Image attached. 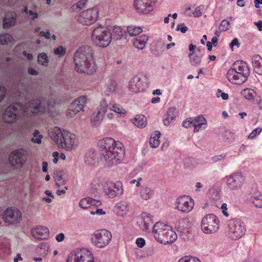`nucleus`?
Returning a JSON list of instances; mask_svg holds the SVG:
<instances>
[{
	"mask_svg": "<svg viewBox=\"0 0 262 262\" xmlns=\"http://www.w3.org/2000/svg\"><path fill=\"white\" fill-rule=\"evenodd\" d=\"M232 137V135L231 133L226 132L224 135V140L228 143H231L233 141V138Z\"/></svg>",
	"mask_w": 262,
	"mask_h": 262,
	"instance_id": "55",
	"label": "nucleus"
},
{
	"mask_svg": "<svg viewBox=\"0 0 262 262\" xmlns=\"http://www.w3.org/2000/svg\"><path fill=\"white\" fill-rule=\"evenodd\" d=\"M86 102V97L85 96H81L76 99L69 106L67 116L71 118L73 117L77 113L83 110Z\"/></svg>",
	"mask_w": 262,
	"mask_h": 262,
	"instance_id": "16",
	"label": "nucleus"
},
{
	"mask_svg": "<svg viewBox=\"0 0 262 262\" xmlns=\"http://www.w3.org/2000/svg\"><path fill=\"white\" fill-rule=\"evenodd\" d=\"M189 58V61L192 66H198L202 61V56L198 55H192Z\"/></svg>",
	"mask_w": 262,
	"mask_h": 262,
	"instance_id": "44",
	"label": "nucleus"
},
{
	"mask_svg": "<svg viewBox=\"0 0 262 262\" xmlns=\"http://www.w3.org/2000/svg\"><path fill=\"white\" fill-rule=\"evenodd\" d=\"M28 14L30 16H31V19L32 20H34L35 19L37 18L38 17V14L36 12H33L31 10H29Z\"/></svg>",
	"mask_w": 262,
	"mask_h": 262,
	"instance_id": "63",
	"label": "nucleus"
},
{
	"mask_svg": "<svg viewBox=\"0 0 262 262\" xmlns=\"http://www.w3.org/2000/svg\"><path fill=\"white\" fill-rule=\"evenodd\" d=\"M177 208L183 212H189L193 207V200L188 196L179 197L177 200Z\"/></svg>",
	"mask_w": 262,
	"mask_h": 262,
	"instance_id": "18",
	"label": "nucleus"
},
{
	"mask_svg": "<svg viewBox=\"0 0 262 262\" xmlns=\"http://www.w3.org/2000/svg\"><path fill=\"white\" fill-rule=\"evenodd\" d=\"M201 228L202 231L206 234L214 233L219 228V220L214 214H207L202 220Z\"/></svg>",
	"mask_w": 262,
	"mask_h": 262,
	"instance_id": "6",
	"label": "nucleus"
},
{
	"mask_svg": "<svg viewBox=\"0 0 262 262\" xmlns=\"http://www.w3.org/2000/svg\"><path fill=\"white\" fill-rule=\"evenodd\" d=\"M92 198L86 197L81 199L79 203V206L83 209H87L92 206Z\"/></svg>",
	"mask_w": 262,
	"mask_h": 262,
	"instance_id": "42",
	"label": "nucleus"
},
{
	"mask_svg": "<svg viewBox=\"0 0 262 262\" xmlns=\"http://www.w3.org/2000/svg\"><path fill=\"white\" fill-rule=\"evenodd\" d=\"M28 73L31 75H37L39 72L33 68H30L28 69Z\"/></svg>",
	"mask_w": 262,
	"mask_h": 262,
	"instance_id": "64",
	"label": "nucleus"
},
{
	"mask_svg": "<svg viewBox=\"0 0 262 262\" xmlns=\"http://www.w3.org/2000/svg\"><path fill=\"white\" fill-rule=\"evenodd\" d=\"M167 226H169L161 222H157L154 225L152 232L156 239L159 238L160 235H163V232L166 230Z\"/></svg>",
	"mask_w": 262,
	"mask_h": 262,
	"instance_id": "26",
	"label": "nucleus"
},
{
	"mask_svg": "<svg viewBox=\"0 0 262 262\" xmlns=\"http://www.w3.org/2000/svg\"><path fill=\"white\" fill-rule=\"evenodd\" d=\"M6 93V88L4 86H0V102L4 98Z\"/></svg>",
	"mask_w": 262,
	"mask_h": 262,
	"instance_id": "58",
	"label": "nucleus"
},
{
	"mask_svg": "<svg viewBox=\"0 0 262 262\" xmlns=\"http://www.w3.org/2000/svg\"><path fill=\"white\" fill-rule=\"evenodd\" d=\"M63 135L62 144H60V147L66 149L67 150H71L77 144L76 136L74 134L67 130H64Z\"/></svg>",
	"mask_w": 262,
	"mask_h": 262,
	"instance_id": "17",
	"label": "nucleus"
},
{
	"mask_svg": "<svg viewBox=\"0 0 262 262\" xmlns=\"http://www.w3.org/2000/svg\"><path fill=\"white\" fill-rule=\"evenodd\" d=\"M99 11L97 7H93L83 11L78 16V21L83 25H90L96 21Z\"/></svg>",
	"mask_w": 262,
	"mask_h": 262,
	"instance_id": "12",
	"label": "nucleus"
},
{
	"mask_svg": "<svg viewBox=\"0 0 262 262\" xmlns=\"http://www.w3.org/2000/svg\"><path fill=\"white\" fill-rule=\"evenodd\" d=\"M182 126L185 128L194 127L192 118H189L182 122Z\"/></svg>",
	"mask_w": 262,
	"mask_h": 262,
	"instance_id": "50",
	"label": "nucleus"
},
{
	"mask_svg": "<svg viewBox=\"0 0 262 262\" xmlns=\"http://www.w3.org/2000/svg\"><path fill=\"white\" fill-rule=\"evenodd\" d=\"M231 19L232 17H230L223 20L220 24L219 29L223 32L227 31L229 29V26L230 25V22L228 19L231 20Z\"/></svg>",
	"mask_w": 262,
	"mask_h": 262,
	"instance_id": "45",
	"label": "nucleus"
},
{
	"mask_svg": "<svg viewBox=\"0 0 262 262\" xmlns=\"http://www.w3.org/2000/svg\"><path fill=\"white\" fill-rule=\"evenodd\" d=\"M154 0H135L134 5L140 12L147 13L153 10Z\"/></svg>",
	"mask_w": 262,
	"mask_h": 262,
	"instance_id": "20",
	"label": "nucleus"
},
{
	"mask_svg": "<svg viewBox=\"0 0 262 262\" xmlns=\"http://www.w3.org/2000/svg\"><path fill=\"white\" fill-rule=\"evenodd\" d=\"M22 111L32 116L40 115L46 112V103L41 98L32 99L25 105L19 102L14 103L7 107L3 118L8 123H13L18 119Z\"/></svg>",
	"mask_w": 262,
	"mask_h": 262,
	"instance_id": "1",
	"label": "nucleus"
},
{
	"mask_svg": "<svg viewBox=\"0 0 262 262\" xmlns=\"http://www.w3.org/2000/svg\"><path fill=\"white\" fill-rule=\"evenodd\" d=\"M120 142H116L112 138H106L99 142V151L108 166L120 163L124 157V150Z\"/></svg>",
	"mask_w": 262,
	"mask_h": 262,
	"instance_id": "2",
	"label": "nucleus"
},
{
	"mask_svg": "<svg viewBox=\"0 0 262 262\" xmlns=\"http://www.w3.org/2000/svg\"><path fill=\"white\" fill-rule=\"evenodd\" d=\"M104 191L110 198L120 196L123 192L122 184L120 181H117L115 183L107 182L104 186Z\"/></svg>",
	"mask_w": 262,
	"mask_h": 262,
	"instance_id": "14",
	"label": "nucleus"
},
{
	"mask_svg": "<svg viewBox=\"0 0 262 262\" xmlns=\"http://www.w3.org/2000/svg\"><path fill=\"white\" fill-rule=\"evenodd\" d=\"M142 217L143 225L141 228L143 231H147L152 225L153 223L151 221L150 216L148 214H143Z\"/></svg>",
	"mask_w": 262,
	"mask_h": 262,
	"instance_id": "38",
	"label": "nucleus"
},
{
	"mask_svg": "<svg viewBox=\"0 0 262 262\" xmlns=\"http://www.w3.org/2000/svg\"><path fill=\"white\" fill-rule=\"evenodd\" d=\"M226 156V154H223L220 155L215 156L212 157V160L214 162H217L224 159Z\"/></svg>",
	"mask_w": 262,
	"mask_h": 262,
	"instance_id": "59",
	"label": "nucleus"
},
{
	"mask_svg": "<svg viewBox=\"0 0 262 262\" xmlns=\"http://www.w3.org/2000/svg\"><path fill=\"white\" fill-rule=\"evenodd\" d=\"M250 73L246 62L243 60L235 61L227 73V78L232 83L241 84L246 82Z\"/></svg>",
	"mask_w": 262,
	"mask_h": 262,
	"instance_id": "4",
	"label": "nucleus"
},
{
	"mask_svg": "<svg viewBox=\"0 0 262 262\" xmlns=\"http://www.w3.org/2000/svg\"><path fill=\"white\" fill-rule=\"evenodd\" d=\"M194 126V132H198L200 130L205 129L207 127V121L203 116H199L194 118H192Z\"/></svg>",
	"mask_w": 262,
	"mask_h": 262,
	"instance_id": "23",
	"label": "nucleus"
},
{
	"mask_svg": "<svg viewBox=\"0 0 262 262\" xmlns=\"http://www.w3.org/2000/svg\"><path fill=\"white\" fill-rule=\"evenodd\" d=\"M27 160V151L23 148L15 149L9 156V162L15 168H21Z\"/></svg>",
	"mask_w": 262,
	"mask_h": 262,
	"instance_id": "9",
	"label": "nucleus"
},
{
	"mask_svg": "<svg viewBox=\"0 0 262 262\" xmlns=\"http://www.w3.org/2000/svg\"><path fill=\"white\" fill-rule=\"evenodd\" d=\"M228 226L229 236L233 240L241 238L246 231L245 224L238 219L229 221Z\"/></svg>",
	"mask_w": 262,
	"mask_h": 262,
	"instance_id": "8",
	"label": "nucleus"
},
{
	"mask_svg": "<svg viewBox=\"0 0 262 262\" xmlns=\"http://www.w3.org/2000/svg\"><path fill=\"white\" fill-rule=\"evenodd\" d=\"M87 0H80L77 4V8L82 9L85 7L86 4Z\"/></svg>",
	"mask_w": 262,
	"mask_h": 262,
	"instance_id": "60",
	"label": "nucleus"
},
{
	"mask_svg": "<svg viewBox=\"0 0 262 262\" xmlns=\"http://www.w3.org/2000/svg\"><path fill=\"white\" fill-rule=\"evenodd\" d=\"M136 243L138 247L142 248L145 244V241L142 238H138L136 239Z\"/></svg>",
	"mask_w": 262,
	"mask_h": 262,
	"instance_id": "57",
	"label": "nucleus"
},
{
	"mask_svg": "<svg viewBox=\"0 0 262 262\" xmlns=\"http://www.w3.org/2000/svg\"><path fill=\"white\" fill-rule=\"evenodd\" d=\"M117 208L122 213H126L128 210V203L125 201H121L118 203Z\"/></svg>",
	"mask_w": 262,
	"mask_h": 262,
	"instance_id": "47",
	"label": "nucleus"
},
{
	"mask_svg": "<svg viewBox=\"0 0 262 262\" xmlns=\"http://www.w3.org/2000/svg\"><path fill=\"white\" fill-rule=\"evenodd\" d=\"M148 86L147 78L143 75H135L129 82V90L134 93L143 92Z\"/></svg>",
	"mask_w": 262,
	"mask_h": 262,
	"instance_id": "10",
	"label": "nucleus"
},
{
	"mask_svg": "<svg viewBox=\"0 0 262 262\" xmlns=\"http://www.w3.org/2000/svg\"><path fill=\"white\" fill-rule=\"evenodd\" d=\"M148 36L145 35L139 36L134 41V46L139 49H143L146 44Z\"/></svg>",
	"mask_w": 262,
	"mask_h": 262,
	"instance_id": "30",
	"label": "nucleus"
},
{
	"mask_svg": "<svg viewBox=\"0 0 262 262\" xmlns=\"http://www.w3.org/2000/svg\"><path fill=\"white\" fill-rule=\"evenodd\" d=\"M33 136L34 138L31 139V142L37 144L41 143L42 135L40 134L39 130H35L33 133Z\"/></svg>",
	"mask_w": 262,
	"mask_h": 262,
	"instance_id": "46",
	"label": "nucleus"
},
{
	"mask_svg": "<svg viewBox=\"0 0 262 262\" xmlns=\"http://www.w3.org/2000/svg\"><path fill=\"white\" fill-rule=\"evenodd\" d=\"M178 262H201V261L195 257L185 256L180 259Z\"/></svg>",
	"mask_w": 262,
	"mask_h": 262,
	"instance_id": "49",
	"label": "nucleus"
},
{
	"mask_svg": "<svg viewBox=\"0 0 262 262\" xmlns=\"http://www.w3.org/2000/svg\"><path fill=\"white\" fill-rule=\"evenodd\" d=\"M176 30L180 31L182 33H185L188 30V28L184 24H179L178 25Z\"/></svg>",
	"mask_w": 262,
	"mask_h": 262,
	"instance_id": "54",
	"label": "nucleus"
},
{
	"mask_svg": "<svg viewBox=\"0 0 262 262\" xmlns=\"http://www.w3.org/2000/svg\"><path fill=\"white\" fill-rule=\"evenodd\" d=\"M177 111L174 107H171L168 109L165 118L163 119V123L165 125L168 126L177 116Z\"/></svg>",
	"mask_w": 262,
	"mask_h": 262,
	"instance_id": "28",
	"label": "nucleus"
},
{
	"mask_svg": "<svg viewBox=\"0 0 262 262\" xmlns=\"http://www.w3.org/2000/svg\"><path fill=\"white\" fill-rule=\"evenodd\" d=\"M3 219L5 222L11 224H16L21 219V213L16 208L10 207L5 210L3 215Z\"/></svg>",
	"mask_w": 262,
	"mask_h": 262,
	"instance_id": "15",
	"label": "nucleus"
},
{
	"mask_svg": "<svg viewBox=\"0 0 262 262\" xmlns=\"http://www.w3.org/2000/svg\"><path fill=\"white\" fill-rule=\"evenodd\" d=\"M161 133L159 131H156L154 134L151 135L149 144L151 147L156 148L160 144V140L159 138L160 137Z\"/></svg>",
	"mask_w": 262,
	"mask_h": 262,
	"instance_id": "34",
	"label": "nucleus"
},
{
	"mask_svg": "<svg viewBox=\"0 0 262 262\" xmlns=\"http://www.w3.org/2000/svg\"><path fill=\"white\" fill-rule=\"evenodd\" d=\"M107 108V102L105 100H103L101 102L99 107L98 112L92 120L93 126H98L103 118L104 114L106 113Z\"/></svg>",
	"mask_w": 262,
	"mask_h": 262,
	"instance_id": "21",
	"label": "nucleus"
},
{
	"mask_svg": "<svg viewBox=\"0 0 262 262\" xmlns=\"http://www.w3.org/2000/svg\"><path fill=\"white\" fill-rule=\"evenodd\" d=\"M196 48V46L195 45H194L192 43L190 44L189 45V53L188 54V57H191V56H192L194 53V49Z\"/></svg>",
	"mask_w": 262,
	"mask_h": 262,
	"instance_id": "61",
	"label": "nucleus"
},
{
	"mask_svg": "<svg viewBox=\"0 0 262 262\" xmlns=\"http://www.w3.org/2000/svg\"><path fill=\"white\" fill-rule=\"evenodd\" d=\"M252 63L255 72L262 75V58L259 55H255L252 58Z\"/></svg>",
	"mask_w": 262,
	"mask_h": 262,
	"instance_id": "27",
	"label": "nucleus"
},
{
	"mask_svg": "<svg viewBox=\"0 0 262 262\" xmlns=\"http://www.w3.org/2000/svg\"><path fill=\"white\" fill-rule=\"evenodd\" d=\"M39 35L44 37L47 39H49L51 38V34L49 31H47L46 32L40 31Z\"/></svg>",
	"mask_w": 262,
	"mask_h": 262,
	"instance_id": "62",
	"label": "nucleus"
},
{
	"mask_svg": "<svg viewBox=\"0 0 262 262\" xmlns=\"http://www.w3.org/2000/svg\"><path fill=\"white\" fill-rule=\"evenodd\" d=\"M133 123L140 128H144L147 125L146 117L142 115H137L133 119Z\"/></svg>",
	"mask_w": 262,
	"mask_h": 262,
	"instance_id": "31",
	"label": "nucleus"
},
{
	"mask_svg": "<svg viewBox=\"0 0 262 262\" xmlns=\"http://www.w3.org/2000/svg\"><path fill=\"white\" fill-rule=\"evenodd\" d=\"M12 39V36L9 33L0 35V45H6Z\"/></svg>",
	"mask_w": 262,
	"mask_h": 262,
	"instance_id": "43",
	"label": "nucleus"
},
{
	"mask_svg": "<svg viewBox=\"0 0 262 262\" xmlns=\"http://www.w3.org/2000/svg\"><path fill=\"white\" fill-rule=\"evenodd\" d=\"M37 61L39 64L47 67L49 64V59L45 53H41L38 55Z\"/></svg>",
	"mask_w": 262,
	"mask_h": 262,
	"instance_id": "40",
	"label": "nucleus"
},
{
	"mask_svg": "<svg viewBox=\"0 0 262 262\" xmlns=\"http://www.w3.org/2000/svg\"><path fill=\"white\" fill-rule=\"evenodd\" d=\"M251 203L257 208H262V194L257 192L253 194L251 199Z\"/></svg>",
	"mask_w": 262,
	"mask_h": 262,
	"instance_id": "36",
	"label": "nucleus"
},
{
	"mask_svg": "<svg viewBox=\"0 0 262 262\" xmlns=\"http://www.w3.org/2000/svg\"><path fill=\"white\" fill-rule=\"evenodd\" d=\"M31 235L37 240H44L49 236V229L44 226H39L31 230Z\"/></svg>",
	"mask_w": 262,
	"mask_h": 262,
	"instance_id": "22",
	"label": "nucleus"
},
{
	"mask_svg": "<svg viewBox=\"0 0 262 262\" xmlns=\"http://www.w3.org/2000/svg\"><path fill=\"white\" fill-rule=\"evenodd\" d=\"M54 178L57 186L64 185L68 180L66 173L63 170H57L54 171Z\"/></svg>",
	"mask_w": 262,
	"mask_h": 262,
	"instance_id": "24",
	"label": "nucleus"
},
{
	"mask_svg": "<svg viewBox=\"0 0 262 262\" xmlns=\"http://www.w3.org/2000/svg\"><path fill=\"white\" fill-rule=\"evenodd\" d=\"M16 21V18L15 15L6 14L3 19V27L4 29L11 28L15 26Z\"/></svg>",
	"mask_w": 262,
	"mask_h": 262,
	"instance_id": "29",
	"label": "nucleus"
},
{
	"mask_svg": "<svg viewBox=\"0 0 262 262\" xmlns=\"http://www.w3.org/2000/svg\"><path fill=\"white\" fill-rule=\"evenodd\" d=\"M54 53L55 55H59V57H63L66 53V50L62 46H60L55 49Z\"/></svg>",
	"mask_w": 262,
	"mask_h": 262,
	"instance_id": "48",
	"label": "nucleus"
},
{
	"mask_svg": "<svg viewBox=\"0 0 262 262\" xmlns=\"http://www.w3.org/2000/svg\"><path fill=\"white\" fill-rule=\"evenodd\" d=\"M241 94L248 100H253L254 98L256 95V93L255 91L251 89L243 90L241 92Z\"/></svg>",
	"mask_w": 262,
	"mask_h": 262,
	"instance_id": "39",
	"label": "nucleus"
},
{
	"mask_svg": "<svg viewBox=\"0 0 262 262\" xmlns=\"http://www.w3.org/2000/svg\"><path fill=\"white\" fill-rule=\"evenodd\" d=\"M203 9V6H198L193 12L192 14L194 17H199L202 14V11Z\"/></svg>",
	"mask_w": 262,
	"mask_h": 262,
	"instance_id": "51",
	"label": "nucleus"
},
{
	"mask_svg": "<svg viewBox=\"0 0 262 262\" xmlns=\"http://www.w3.org/2000/svg\"><path fill=\"white\" fill-rule=\"evenodd\" d=\"M112 234L108 230H101L95 231L91 238L93 245L99 248H103L107 246L111 242Z\"/></svg>",
	"mask_w": 262,
	"mask_h": 262,
	"instance_id": "7",
	"label": "nucleus"
},
{
	"mask_svg": "<svg viewBox=\"0 0 262 262\" xmlns=\"http://www.w3.org/2000/svg\"><path fill=\"white\" fill-rule=\"evenodd\" d=\"M261 130L262 129L260 127L255 128L249 134L248 138L250 139H254L257 135H259L261 133Z\"/></svg>",
	"mask_w": 262,
	"mask_h": 262,
	"instance_id": "52",
	"label": "nucleus"
},
{
	"mask_svg": "<svg viewBox=\"0 0 262 262\" xmlns=\"http://www.w3.org/2000/svg\"><path fill=\"white\" fill-rule=\"evenodd\" d=\"M97 158L96 152L94 149L89 150L85 154L84 160L88 164H92Z\"/></svg>",
	"mask_w": 262,
	"mask_h": 262,
	"instance_id": "37",
	"label": "nucleus"
},
{
	"mask_svg": "<svg viewBox=\"0 0 262 262\" xmlns=\"http://www.w3.org/2000/svg\"><path fill=\"white\" fill-rule=\"evenodd\" d=\"M236 46L237 48H239V46H240V43L238 41V40L237 39V38H234L232 41L229 44V46H230V48H231V49H232L233 50V46Z\"/></svg>",
	"mask_w": 262,
	"mask_h": 262,
	"instance_id": "56",
	"label": "nucleus"
},
{
	"mask_svg": "<svg viewBox=\"0 0 262 262\" xmlns=\"http://www.w3.org/2000/svg\"><path fill=\"white\" fill-rule=\"evenodd\" d=\"M107 29H111L112 34V40H118L120 39L123 36V32L122 29L118 26H114L113 27H110Z\"/></svg>",
	"mask_w": 262,
	"mask_h": 262,
	"instance_id": "33",
	"label": "nucleus"
},
{
	"mask_svg": "<svg viewBox=\"0 0 262 262\" xmlns=\"http://www.w3.org/2000/svg\"><path fill=\"white\" fill-rule=\"evenodd\" d=\"M110 109L120 115L121 117H124L126 115V111L120 105L115 103H110L109 104Z\"/></svg>",
	"mask_w": 262,
	"mask_h": 262,
	"instance_id": "35",
	"label": "nucleus"
},
{
	"mask_svg": "<svg viewBox=\"0 0 262 262\" xmlns=\"http://www.w3.org/2000/svg\"><path fill=\"white\" fill-rule=\"evenodd\" d=\"M66 262H94V257L89 251L76 249L71 253Z\"/></svg>",
	"mask_w": 262,
	"mask_h": 262,
	"instance_id": "13",
	"label": "nucleus"
},
{
	"mask_svg": "<svg viewBox=\"0 0 262 262\" xmlns=\"http://www.w3.org/2000/svg\"><path fill=\"white\" fill-rule=\"evenodd\" d=\"M167 229L163 232L162 235L156 240L163 244L167 245L173 243L177 238V233L172 230L171 226H167Z\"/></svg>",
	"mask_w": 262,
	"mask_h": 262,
	"instance_id": "19",
	"label": "nucleus"
},
{
	"mask_svg": "<svg viewBox=\"0 0 262 262\" xmlns=\"http://www.w3.org/2000/svg\"><path fill=\"white\" fill-rule=\"evenodd\" d=\"M117 86L116 82L111 80L108 82V89L110 92H113L115 91Z\"/></svg>",
	"mask_w": 262,
	"mask_h": 262,
	"instance_id": "53",
	"label": "nucleus"
},
{
	"mask_svg": "<svg viewBox=\"0 0 262 262\" xmlns=\"http://www.w3.org/2000/svg\"><path fill=\"white\" fill-rule=\"evenodd\" d=\"M154 194V189L147 186H143L140 191V195L144 200L150 199Z\"/></svg>",
	"mask_w": 262,
	"mask_h": 262,
	"instance_id": "32",
	"label": "nucleus"
},
{
	"mask_svg": "<svg viewBox=\"0 0 262 262\" xmlns=\"http://www.w3.org/2000/svg\"><path fill=\"white\" fill-rule=\"evenodd\" d=\"M126 31L130 36H134L140 34L142 30L139 27L130 26L127 27Z\"/></svg>",
	"mask_w": 262,
	"mask_h": 262,
	"instance_id": "41",
	"label": "nucleus"
},
{
	"mask_svg": "<svg viewBox=\"0 0 262 262\" xmlns=\"http://www.w3.org/2000/svg\"><path fill=\"white\" fill-rule=\"evenodd\" d=\"M245 177L241 172H234L226 177V185L231 191L240 189L244 184Z\"/></svg>",
	"mask_w": 262,
	"mask_h": 262,
	"instance_id": "11",
	"label": "nucleus"
},
{
	"mask_svg": "<svg viewBox=\"0 0 262 262\" xmlns=\"http://www.w3.org/2000/svg\"><path fill=\"white\" fill-rule=\"evenodd\" d=\"M64 130L62 131L58 127H55L53 131L50 132L51 139L53 141L56 143L57 144L60 146V144H62V138L64 136Z\"/></svg>",
	"mask_w": 262,
	"mask_h": 262,
	"instance_id": "25",
	"label": "nucleus"
},
{
	"mask_svg": "<svg viewBox=\"0 0 262 262\" xmlns=\"http://www.w3.org/2000/svg\"><path fill=\"white\" fill-rule=\"evenodd\" d=\"M91 38L96 46L101 48H106L112 41L111 29L99 25L92 31Z\"/></svg>",
	"mask_w": 262,
	"mask_h": 262,
	"instance_id": "5",
	"label": "nucleus"
},
{
	"mask_svg": "<svg viewBox=\"0 0 262 262\" xmlns=\"http://www.w3.org/2000/svg\"><path fill=\"white\" fill-rule=\"evenodd\" d=\"M75 70L79 73L91 74L96 70L92 49L89 46L79 47L74 56Z\"/></svg>",
	"mask_w": 262,
	"mask_h": 262,
	"instance_id": "3",
	"label": "nucleus"
}]
</instances>
